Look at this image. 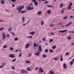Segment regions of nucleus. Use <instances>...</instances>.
<instances>
[{
    "label": "nucleus",
    "instance_id": "ea45409f",
    "mask_svg": "<svg viewBox=\"0 0 74 74\" xmlns=\"http://www.w3.org/2000/svg\"><path fill=\"white\" fill-rule=\"evenodd\" d=\"M52 49H55L56 48V46H54L52 47Z\"/></svg>",
    "mask_w": 74,
    "mask_h": 74
},
{
    "label": "nucleus",
    "instance_id": "58836bf2",
    "mask_svg": "<svg viewBox=\"0 0 74 74\" xmlns=\"http://www.w3.org/2000/svg\"><path fill=\"white\" fill-rule=\"evenodd\" d=\"M10 50H11V51H12L13 49H14V48H13V47H10Z\"/></svg>",
    "mask_w": 74,
    "mask_h": 74
},
{
    "label": "nucleus",
    "instance_id": "6e6d98bb",
    "mask_svg": "<svg viewBox=\"0 0 74 74\" xmlns=\"http://www.w3.org/2000/svg\"><path fill=\"white\" fill-rule=\"evenodd\" d=\"M48 3V1H47L45 2L44 3L45 4H47Z\"/></svg>",
    "mask_w": 74,
    "mask_h": 74
},
{
    "label": "nucleus",
    "instance_id": "423d86ee",
    "mask_svg": "<svg viewBox=\"0 0 74 74\" xmlns=\"http://www.w3.org/2000/svg\"><path fill=\"white\" fill-rule=\"evenodd\" d=\"M9 57L12 58H14L15 57V55L14 54H11L9 55Z\"/></svg>",
    "mask_w": 74,
    "mask_h": 74
},
{
    "label": "nucleus",
    "instance_id": "4468645a",
    "mask_svg": "<svg viewBox=\"0 0 74 74\" xmlns=\"http://www.w3.org/2000/svg\"><path fill=\"white\" fill-rule=\"evenodd\" d=\"M34 4L36 6H38V1H37L34 2Z\"/></svg>",
    "mask_w": 74,
    "mask_h": 74
},
{
    "label": "nucleus",
    "instance_id": "c03bdc74",
    "mask_svg": "<svg viewBox=\"0 0 74 74\" xmlns=\"http://www.w3.org/2000/svg\"><path fill=\"white\" fill-rule=\"evenodd\" d=\"M11 30V27H10V28L8 29V31L10 32Z\"/></svg>",
    "mask_w": 74,
    "mask_h": 74
},
{
    "label": "nucleus",
    "instance_id": "603ef678",
    "mask_svg": "<svg viewBox=\"0 0 74 74\" xmlns=\"http://www.w3.org/2000/svg\"><path fill=\"white\" fill-rule=\"evenodd\" d=\"M3 29H4V28L3 27L0 28V31H1V30H3Z\"/></svg>",
    "mask_w": 74,
    "mask_h": 74
},
{
    "label": "nucleus",
    "instance_id": "c9c22d12",
    "mask_svg": "<svg viewBox=\"0 0 74 74\" xmlns=\"http://www.w3.org/2000/svg\"><path fill=\"white\" fill-rule=\"evenodd\" d=\"M15 61H16V59H14L12 60V62H15Z\"/></svg>",
    "mask_w": 74,
    "mask_h": 74
},
{
    "label": "nucleus",
    "instance_id": "9d476101",
    "mask_svg": "<svg viewBox=\"0 0 74 74\" xmlns=\"http://www.w3.org/2000/svg\"><path fill=\"white\" fill-rule=\"evenodd\" d=\"M34 33H35V32H34V31H32L29 33V34H31V35H33Z\"/></svg>",
    "mask_w": 74,
    "mask_h": 74
},
{
    "label": "nucleus",
    "instance_id": "a19ab883",
    "mask_svg": "<svg viewBox=\"0 0 74 74\" xmlns=\"http://www.w3.org/2000/svg\"><path fill=\"white\" fill-rule=\"evenodd\" d=\"M69 55V53L68 52H67L65 54V56H66V55Z\"/></svg>",
    "mask_w": 74,
    "mask_h": 74
},
{
    "label": "nucleus",
    "instance_id": "6e6552de",
    "mask_svg": "<svg viewBox=\"0 0 74 74\" xmlns=\"http://www.w3.org/2000/svg\"><path fill=\"white\" fill-rule=\"evenodd\" d=\"M49 74H54V71H52V70H50L49 72Z\"/></svg>",
    "mask_w": 74,
    "mask_h": 74
},
{
    "label": "nucleus",
    "instance_id": "4c0bfd02",
    "mask_svg": "<svg viewBox=\"0 0 74 74\" xmlns=\"http://www.w3.org/2000/svg\"><path fill=\"white\" fill-rule=\"evenodd\" d=\"M45 51L46 52H48V49H45Z\"/></svg>",
    "mask_w": 74,
    "mask_h": 74
},
{
    "label": "nucleus",
    "instance_id": "f8f14e48",
    "mask_svg": "<svg viewBox=\"0 0 74 74\" xmlns=\"http://www.w3.org/2000/svg\"><path fill=\"white\" fill-rule=\"evenodd\" d=\"M67 30V29H66L64 30L59 31V32H62V33L64 32H66Z\"/></svg>",
    "mask_w": 74,
    "mask_h": 74
},
{
    "label": "nucleus",
    "instance_id": "473e14b6",
    "mask_svg": "<svg viewBox=\"0 0 74 74\" xmlns=\"http://www.w3.org/2000/svg\"><path fill=\"white\" fill-rule=\"evenodd\" d=\"M42 41H45L46 40V38H43L42 39Z\"/></svg>",
    "mask_w": 74,
    "mask_h": 74
},
{
    "label": "nucleus",
    "instance_id": "f3484780",
    "mask_svg": "<svg viewBox=\"0 0 74 74\" xmlns=\"http://www.w3.org/2000/svg\"><path fill=\"white\" fill-rule=\"evenodd\" d=\"M34 47H36L37 46V43L35 42H34Z\"/></svg>",
    "mask_w": 74,
    "mask_h": 74
},
{
    "label": "nucleus",
    "instance_id": "dca6fc26",
    "mask_svg": "<svg viewBox=\"0 0 74 74\" xmlns=\"http://www.w3.org/2000/svg\"><path fill=\"white\" fill-rule=\"evenodd\" d=\"M47 13H48L49 14H50L51 13V10H49L47 11Z\"/></svg>",
    "mask_w": 74,
    "mask_h": 74
},
{
    "label": "nucleus",
    "instance_id": "cd10ccee",
    "mask_svg": "<svg viewBox=\"0 0 74 74\" xmlns=\"http://www.w3.org/2000/svg\"><path fill=\"white\" fill-rule=\"evenodd\" d=\"M18 40V38H15L14 40L15 41H17V40Z\"/></svg>",
    "mask_w": 74,
    "mask_h": 74
},
{
    "label": "nucleus",
    "instance_id": "a18cd8bd",
    "mask_svg": "<svg viewBox=\"0 0 74 74\" xmlns=\"http://www.w3.org/2000/svg\"><path fill=\"white\" fill-rule=\"evenodd\" d=\"M29 56H28V58H29V57H30L31 56H32V54L31 53H29Z\"/></svg>",
    "mask_w": 74,
    "mask_h": 74
},
{
    "label": "nucleus",
    "instance_id": "4be33fe9",
    "mask_svg": "<svg viewBox=\"0 0 74 74\" xmlns=\"http://www.w3.org/2000/svg\"><path fill=\"white\" fill-rule=\"evenodd\" d=\"M67 18H68V17L67 16H66L63 17V19H67Z\"/></svg>",
    "mask_w": 74,
    "mask_h": 74
},
{
    "label": "nucleus",
    "instance_id": "412c9836",
    "mask_svg": "<svg viewBox=\"0 0 74 74\" xmlns=\"http://www.w3.org/2000/svg\"><path fill=\"white\" fill-rule=\"evenodd\" d=\"M53 41V39H50L49 40V42H52Z\"/></svg>",
    "mask_w": 74,
    "mask_h": 74
},
{
    "label": "nucleus",
    "instance_id": "338daca9",
    "mask_svg": "<svg viewBox=\"0 0 74 74\" xmlns=\"http://www.w3.org/2000/svg\"><path fill=\"white\" fill-rule=\"evenodd\" d=\"M51 35H52V36H53V33H51Z\"/></svg>",
    "mask_w": 74,
    "mask_h": 74
},
{
    "label": "nucleus",
    "instance_id": "774afa93",
    "mask_svg": "<svg viewBox=\"0 0 74 74\" xmlns=\"http://www.w3.org/2000/svg\"><path fill=\"white\" fill-rule=\"evenodd\" d=\"M38 67H36L35 68V70H37V69H38Z\"/></svg>",
    "mask_w": 74,
    "mask_h": 74
},
{
    "label": "nucleus",
    "instance_id": "bf43d9fd",
    "mask_svg": "<svg viewBox=\"0 0 74 74\" xmlns=\"http://www.w3.org/2000/svg\"><path fill=\"white\" fill-rule=\"evenodd\" d=\"M12 69H13V70H14V69H15V67H14V66H12Z\"/></svg>",
    "mask_w": 74,
    "mask_h": 74
},
{
    "label": "nucleus",
    "instance_id": "79ce46f5",
    "mask_svg": "<svg viewBox=\"0 0 74 74\" xmlns=\"http://www.w3.org/2000/svg\"><path fill=\"white\" fill-rule=\"evenodd\" d=\"M1 4H4L5 3H4V1H1Z\"/></svg>",
    "mask_w": 74,
    "mask_h": 74
},
{
    "label": "nucleus",
    "instance_id": "b1692460",
    "mask_svg": "<svg viewBox=\"0 0 74 74\" xmlns=\"http://www.w3.org/2000/svg\"><path fill=\"white\" fill-rule=\"evenodd\" d=\"M25 7H24V6H21L20 7H19L18 8H19V9H23V8H24Z\"/></svg>",
    "mask_w": 74,
    "mask_h": 74
},
{
    "label": "nucleus",
    "instance_id": "7ed1b4c3",
    "mask_svg": "<svg viewBox=\"0 0 74 74\" xmlns=\"http://www.w3.org/2000/svg\"><path fill=\"white\" fill-rule=\"evenodd\" d=\"M30 46V44H26L25 46V49H27V48H28L29 47V46Z\"/></svg>",
    "mask_w": 74,
    "mask_h": 74
},
{
    "label": "nucleus",
    "instance_id": "680f3d73",
    "mask_svg": "<svg viewBox=\"0 0 74 74\" xmlns=\"http://www.w3.org/2000/svg\"><path fill=\"white\" fill-rule=\"evenodd\" d=\"M64 10L61 11V13H62V14H63V12H64Z\"/></svg>",
    "mask_w": 74,
    "mask_h": 74
},
{
    "label": "nucleus",
    "instance_id": "e2e57ef3",
    "mask_svg": "<svg viewBox=\"0 0 74 74\" xmlns=\"http://www.w3.org/2000/svg\"><path fill=\"white\" fill-rule=\"evenodd\" d=\"M70 18H74V16H70Z\"/></svg>",
    "mask_w": 74,
    "mask_h": 74
},
{
    "label": "nucleus",
    "instance_id": "49530a36",
    "mask_svg": "<svg viewBox=\"0 0 74 74\" xmlns=\"http://www.w3.org/2000/svg\"><path fill=\"white\" fill-rule=\"evenodd\" d=\"M71 37L70 36L68 37L67 38V39L68 40H70V39H71Z\"/></svg>",
    "mask_w": 74,
    "mask_h": 74
},
{
    "label": "nucleus",
    "instance_id": "2eb2a0df",
    "mask_svg": "<svg viewBox=\"0 0 74 74\" xmlns=\"http://www.w3.org/2000/svg\"><path fill=\"white\" fill-rule=\"evenodd\" d=\"M27 38H33V36H28L26 37Z\"/></svg>",
    "mask_w": 74,
    "mask_h": 74
},
{
    "label": "nucleus",
    "instance_id": "39448f33",
    "mask_svg": "<svg viewBox=\"0 0 74 74\" xmlns=\"http://www.w3.org/2000/svg\"><path fill=\"white\" fill-rule=\"evenodd\" d=\"M2 36L3 37V40H4L5 38H6V37L5 36V33H2Z\"/></svg>",
    "mask_w": 74,
    "mask_h": 74
},
{
    "label": "nucleus",
    "instance_id": "7c9ffc66",
    "mask_svg": "<svg viewBox=\"0 0 74 74\" xmlns=\"http://www.w3.org/2000/svg\"><path fill=\"white\" fill-rule=\"evenodd\" d=\"M7 47V46L6 45H4L3 46V48H6Z\"/></svg>",
    "mask_w": 74,
    "mask_h": 74
},
{
    "label": "nucleus",
    "instance_id": "ddd939ff",
    "mask_svg": "<svg viewBox=\"0 0 74 74\" xmlns=\"http://www.w3.org/2000/svg\"><path fill=\"white\" fill-rule=\"evenodd\" d=\"M63 67L64 68V69H66V68H67V66H66V64L64 63V64Z\"/></svg>",
    "mask_w": 74,
    "mask_h": 74
},
{
    "label": "nucleus",
    "instance_id": "0eeeda50",
    "mask_svg": "<svg viewBox=\"0 0 74 74\" xmlns=\"http://www.w3.org/2000/svg\"><path fill=\"white\" fill-rule=\"evenodd\" d=\"M71 23H72V22H70L68 24H67L65 26V27H68V26H69L71 24Z\"/></svg>",
    "mask_w": 74,
    "mask_h": 74
},
{
    "label": "nucleus",
    "instance_id": "c85d7f7f",
    "mask_svg": "<svg viewBox=\"0 0 74 74\" xmlns=\"http://www.w3.org/2000/svg\"><path fill=\"white\" fill-rule=\"evenodd\" d=\"M10 33L12 34L13 36H15V34H14V33L13 32H11Z\"/></svg>",
    "mask_w": 74,
    "mask_h": 74
},
{
    "label": "nucleus",
    "instance_id": "8fccbe9b",
    "mask_svg": "<svg viewBox=\"0 0 74 74\" xmlns=\"http://www.w3.org/2000/svg\"><path fill=\"white\" fill-rule=\"evenodd\" d=\"M25 62L27 63H30V62L28 61H26Z\"/></svg>",
    "mask_w": 74,
    "mask_h": 74
},
{
    "label": "nucleus",
    "instance_id": "09e8293b",
    "mask_svg": "<svg viewBox=\"0 0 74 74\" xmlns=\"http://www.w3.org/2000/svg\"><path fill=\"white\" fill-rule=\"evenodd\" d=\"M73 64V61H71L70 63V64L71 65L72 64Z\"/></svg>",
    "mask_w": 74,
    "mask_h": 74
},
{
    "label": "nucleus",
    "instance_id": "e433bc0d",
    "mask_svg": "<svg viewBox=\"0 0 74 74\" xmlns=\"http://www.w3.org/2000/svg\"><path fill=\"white\" fill-rule=\"evenodd\" d=\"M27 71H30V70H31L30 69V68H27Z\"/></svg>",
    "mask_w": 74,
    "mask_h": 74
},
{
    "label": "nucleus",
    "instance_id": "052dcab7",
    "mask_svg": "<svg viewBox=\"0 0 74 74\" xmlns=\"http://www.w3.org/2000/svg\"><path fill=\"white\" fill-rule=\"evenodd\" d=\"M72 46H74V42H73L72 43Z\"/></svg>",
    "mask_w": 74,
    "mask_h": 74
},
{
    "label": "nucleus",
    "instance_id": "bb28decb",
    "mask_svg": "<svg viewBox=\"0 0 74 74\" xmlns=\"http://www.w3.org/2000/svg\"><path fill=\"white\" fill-rule=\"evenodd\" d=\"M41 13H42L41 11H40L38 12V15H40V14H41Z\"/></svg>",
    "mask_w": 74,
    "mask_h": 74
},
{
    "label": "nucleus",
    "instance_id": "3c124183",
    "mask_svg": "<svg viewBox=\"0 0 74 74\" xmlns=\"http://www.w3.org/2000/svg\"><path fill=\"white\" fill-rule=\"evenodd\" d=\"M12 2H16V0H11Z\"/></svg>",
    "mask_w": 74,
    "mask_h": 74
},
{
    "label": "nucleus",
    "instance_id": "6ab92c4d",
    "mask_svg": "<svg viewBox=\"0 0 74 74\" xmlns=\"http://www.w3.org/2000/svg\"><path fill=\"white\" fill-rule=\"evenodd\" d=\"M6 37H7L8 38H10V35L9 34H6Z\"/></svg>",
    "mask_w": 74,
    "mask_h": 74
},
{
    "label": "nucleus",
    "instance_id": "13d9d810",
    "mask_svg": "<svg viewBox=\"0 0 74 74\" xmlns=\"http://www.w3.org/2000/svg\"><path fill=\"white\" fill-rule=\"evenodd\" d=\"M36 1V0H32V1L33 2H34V3H35Z\"/></svg>",
    "mask_w": 74,
    "mask_h": 74
},
{
    "label": "nucleus",
    "instance_id": "0e129e2a",
    "mask_svg": "<svg viewBox=\"0 0 74 74\" xmlns=\"http://www.w3.org/2000/svg\"><path fill=\"white\" fill-rule=\"evenodd\" d=\"M5 10L6 12H9V11H8V10H7L5 9Z\"/></svg>",
    "mask_w": 74,
    "mask_h": 74
},
{
    "label": "nucleus",
    "instance_id": "4d7b16f0",
    "mask_svg": "<svg viewBox=\"0 0 74 74\" xmlns=\"http://www.w3.org/2000/svg\"><path fill=\"white\" fill-rule=\"evenodd\" d=\"M30 20H29V21H27V22L28 23H27V25H28V24L29 23V22H30Z\"/></svg>",
    "mask_w": 74,
    "mask_h": 74
},
{
    "label": "nucleus",
    "instance_id": "f03ea898",
    "mask_svg": "<svg viewBox=\"0 0 74 74\" xmlns=\"http://www.w3.org/2000/svg\"><path fill=\"white\" fill-rule=\"evenodd\" d=\"M39 71L40 72V73H44V71L43 69L41 67H40L39 68Z\"/></svg>",
    "mask_w": 74,
    "mask_h": 74
},
{
    "label": "nucleus",
    "instance_id": "aec40b11",
    "mask_svg": "<svg viewBox=\"0 0 74 74\" xmlns=\"http://www.w3.org/2000/svg\"><path fill=\"white\" fill-rule=\"evenodd\" d=\"M71 8V7L69 5V6H68V7L66 8V9H68V10H70Z\"/></svg>",
    "mask_w": 74,
    "mask_h": 74
},
{
    "label": "nucleus",
    "instance_id": "20e7f679",
    "mask_svg": "<svg viewBox=\"0 0 74 74\" xmlns=\"http://www.w3.org/2000/svg\"><path fill=\"white\" fill-rule=\"evenodd\" d=\"M27 10H34V8L33 7H32L31 8V7L29 6V7H27Z\"/></svg>",
    "mask_w": 74,
    "mask_h": 74
},
{
    "label": "nucleus",
    "instance_id": "5701e85b",
    "mask_svg": "<svg viewBox=\"0 0 74 74\" xmlns=\"http://www.w3.org/2000/svg\"><path fill=\"white\" fill-rule=\"evenodd\" d=\"M60 60L61 62H62V61L63 60V58H62V55L61 56Z\"/></svg>",
    "mask_w": 74,
    "mask_h": 74
},
{
    "label": "nucleus",
    "instance_id": "72a5a7b5",
    "mask_svg": "<svg viewBox=\"0 0 74 74\" xmlns=\"http://www.w3.org/2000/svg\"><path fill=\"white\" fill-rule=\"evenodd\" d=\"M47 7H50V8H52V7H53V6H51L50 5H48Z\"/></svg>",
    "mask_w": 74,
    "mask_h": 74
},
{
    "label": "nucleus",
    "instance_id": "f257e3e1",
    "mask_svg": "<svg viewBox=\"0 0 74 74\" xmlns=\"http://www.w3.org/2000/svg\"><path fill=\"white\" fill-rule=\"evenodd\" d=\"M42 49H41V45H39V49L38 50V51L36 53H35L34 54L35 55H36V56H39L40 55V52H41Z\"/></svg>",
    "mask_w": 74,
    "mask_h": 74
},
{
    "label": "nucleus",
    "instance_id": "5fc2aeb1",
    "mask_svg": "<svg viewBox=\"0 0 74 74\" xmlns=\"http://www.w3.org/2000/svg\"><path fill=\"white\" fill-rule=\"evenodd\" d=\"M58 59V58H54V60H57Z\"/></svg>",
    "mask_w": 74,
    "mask_h": 74
},
{
    "label": "nucleus",
    "instance_id": "de8ad7c7",
    "mask_svg": "<svg viewBox=\"0 0 74 74\" xmlns=\"http://www.w3.org/2000/svg\"><path fill=\"white\" fill-rule=\"evenodd\" d=\"M63 23H64L63 22L60 23H59V25H60L61 26H62V24H63Z\"/></svg>",
    "mask_w": 74,
    "mask_h": 74
},
{
    "label": "nucleus",
    "instance_id": "864d4df0",
    "mask_svg": "<svg viewBox=\"0 0 74 74\" xmlns=\"http://www.w3.org/2000/svg\"><path fill=\"white\" fill-rule=\"evenodd\" d=\"M3 67V64H2V65L0 66V69H1V68H2V67Z\"/></svg>",
    "mask_w": 74,
    "mask_h": 74
},
{
    "label": "nucleus",
    "instance_id": "37998d69",
    "mask_svg": "<svg viewBox=\"0 0 74 74\" xmlns=\"http://www.w3.org/2000/svg\"><path fill=\"white\" fill-rule=\"evenodd\" d=\"M42 56L43 57V58H46L47 56H46V55H42Z\"/></svg>",
    "mask_w": 74,
    "mask_h": 74
},
{
    "label": "nucleus",
    "instance_id": "9b49d317",
    "mask_svg": "<svg viewBox=\"0 0 74 74\" xmlns=\"http://www.w3.org/2000/svg\"><path fill=\"white\" fill-rule=\"evenodd\" d=\"M25 19L24 17H23L22 18V23H25Z\"/></svg>",
    "mask_w": 74,
    "mask_h": 74
},
{
    "label": "nucleus",
    "instance_id": "1a4fd4ad",
    "mask_svg": "<svg viewBox=\"0 0 74 74\" xmlns=\"http://www.w3.org/2000/svg\"><path fill=\"white\" fill-rule=\"evenodd\" d=\"M27 73V72L25 71V69H23L21 71V73Z\"/></svg>",
    "mask_w": 74,
    "mask_h": 74
},
{
    "label": "nucleus",
    "instance_id": "2f4dec72",
    "mask_svg": "<svg viewBox=\"0 0 74 74\" xmlns=\"http://www.w3.org/2000/svg\"><path fill=\"white\" fill-rule=\"evenodd\" d=\"M22 56V53H20L18 55V57H21Z\"/></svg>",
    "mask_w": 74,
    "mask_h": 74
},
{
    "label": "nucleus",
    "instance_id": "f704fd0d",
    "mask_svg": "<svg viewBox=\"0 0 74 74\" xmlns=\"http://www.w3.org/2000/svg\"><path fill=\"white\" fill-rule=\"evenodd\" d=\"M69 6H70L71 7V5H73V3H71L69 4Z\"/></svg>",
    "mask_w": 74,
    "mask_h": 74
},
{
    "label": "nucleus",
    "instance_id": "a878e982",
    "mask_svg": "<svg viewBox=\"0 0 74 74\" xmlns=\"http://www.w3.org/2000/svg\"><path fill=\"white\" fill-rule=\"evenodd\" d=\"M25 12H26V11H21V14H23V13H25Z\"/></svg>",
    "mask_w": 74,
    "mask_h": 74
},
{
    "label": "nucleus",
    "instance_id": "a211bd4d",
    "mask_svg": "<svg viewBox=\"0 0 74 74\" xmlns=\"http://www.w3.org/2000/svg\"><path fill=\"white\" fill-rule=\"evenodd\" d=\"M63 3H62L60 4V6L59 7L60 8H62L63 7Z\"/></svg>",
    "mask_w": 74,
    "mask_h": 74
},
{
    "label": "nucleus",
    "instance_id": "393cba45",
    "mask_svg": "<svg viewBox=\"0 0 74 74\" xmlns=\"http://www.w3.org/2000/svg\"><path fill=\"white\" fill-rule=\"evenodd\" d=\"M41 25L42 26L44 25V22L43 20H42L41 22Z\"/></svg>",
    "mask_w": 74,
    "mask_h": 74
},
{
    "label": "nucleus",
    "instance_id": "c756f323",
    "mask_svg": "<svg viewBox=\"0 0 74 74\" xmlns=\"http://www.w3.org/2000/svg\"><path fill=\"white\" fill-rule=\"evenodd\" d=\"M50 51L51 53H53V50L52 49H50L49 50Z\"/></svg>",
    "mask_w": 74,
    "mask_h": 74
},
{
    "label": "nucleus",
    "instance_id": "69168bd1",
    "mask_svg": "<svg viewBox=\"0 0 74 74\" xmlns=\"http://www.w3.org/2000/svg\"><path fill=\"white\" fill-rule=\"evenodd\" d=\"M18 52V50L17 49L16 51H15V52Z\"/></svg>",
    "mask_w": 74,
    "mask_h": 74
}]
</instances>
